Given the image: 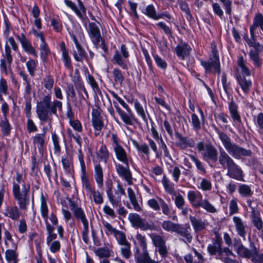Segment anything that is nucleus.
<instances>
[{"label":"nucleus","instance_id":"nucleus-62","mask_svg":"<svg viewBox=\"0 0 263 263\" xmlns=\"http://www.w3.org/2000/svg\"><path fill=\"white\" fill-rule=\"evenodd\" d=\"M239 208L237 204V199L234 198L232 199L229 203V214L232 215L238 213Z\"/></svg>","mask_w":263,"mask_h":263},{"label":"nucleus","instance_id":"nucleus-10","mask_svg":"<svg viewBox=\"0 0 263 263\" xmlns=\"http://www.w3.org/2000/svg\"><path fill=\"white\" fill-rule=\"evenodd\" d=\"M82 186L90 199L92 196L93 201L97 204H101L103 202V194L99 191L95 190V187L92 186L88 178L82 181Z\"/></svg>","mask_w":263,"mask_h":263},{"label":"nucleus","instance_id":"nucleus-51","mask_svg":"<svg viewBox=\"0 0 263 263\" xmlns=\"http://www.w3.org/2000/svg\"><path fill=\"white\" fill-rule=\"evenodd\" d=\"M178 224L170 220H164L162 222L161 227L165 231L173 233L174 232Z\"/></svg>","mask_w":263,"mask_h":263},{"label":"nucleus","instance_id":"nucleus-43","mask_svg":"<svg viewBox=\"0 0 263 263\" xmlns=\"http://www.w3.org/2000/svg\"><path fill=\"white\" fill-rule=\"evenodd\" d=\"M250 247L253 248V254L251 260L254 263H263V253H259L254 243H250Z\"/></svg>","mask_w":263,"mask_h":263},{"label":"nucleus","instance_id":"nucleus-46","mask_svg":"<svg viewBox=\"0 0 263 263\" xmlns=\"http://www.w3.org/2000/svg\"><path fill=\"white\" fill-rule=\"evenodd\" d=\"M79 155H78V158L79 160L80 163L81 165V180H84L85 179H86L88 178L86 175V166L85 164V162L84 160V156L82 154V152L81 149H79L78 150Z\"/></svg>","mask_w":263,"mask_h":263},{"label":"nucleus","instance_id":"nucleus-12","mask_svg":"<svg viewBox=\"0 0 263 263\" xmlns=\"http://www.w3.org/2000/svg\"><path fill=\"white\" fill-rule=\"evenodd\" d=\"M150 237L161 256L162 258L166 257L168 251L164 239L161 236L156 234H152L150 235Z\"/></svg>","mask_w":263,"mask_h":263},{"label":"nucleus","instance_id":"nucleus-13","mask_svg":"<svg viewBox=\"0 0 263 263\" xmlns=\"http://www.w3.org/2000/svg\"><path fill=\"white\" fill-rule=\"evenodd\" d=\"M64 3L67 7L75 12L76 15L82 21H86V19L87 18L86 16V9L81 0H78L79 8H78L76 4L71 1L64 0Z\"/></svg>","mask_w":263,"mask_h":263},{"label":"nucleus","instance_id":"nucleus-3","mask_svg":"<svg viewBox=\"0 0 263 263\" xmlns=\"http://www.w3.org/2000/svg\"><path fill=\"white\" fill-rule=\"evenodd\" d=\"M15 179L16 182H13V197L17 201L21 210H26L30 203V185L25 182L23 175L18 172L16 174Z\"/></svg>","mask_w":263,"mask_h":263},{"label":"nucleus","instance_id":"nucleus-52","mask_svg":"<svg viewBox=\"0 0 263 263\" xmlns=\"http://www.w3.org/2000/svg\"><path fill=\"white\" fill-rule=\"evenodd\" d=\"M190 157L191 160L194 162L195 165L200 173L202 175H205L206 173V171L203 163L194 155H190Z\"/></svg>","mask_w":263,"mask_h":263},{"label":"nucleus","instance_id":"nucleus-57","mask_svg":"<svg viewBox=\"0 0 263 263\" xmlns=\"http://www.w3.org/2000/svg\"><path fill=\"white\" fill-rule=\"evenodd\" d=\"M121 245L122 246V247L121 249L122 255L125 258H129L132 256L130 243L128 241L125 243V244Z\"/></svg>","mask_w":263,"mask_h":263},{"label":"nucleus","instance_id":"nucleus-28","mask_svg":"<svg viewBox=\"0 0 263 263\" xmlns=\"http://www.w3.org/2000/svg\"><path fill=\"white\" fill-rule=\"evenodd\" d=\"M17 206H9L7 207L4 213V215L13 220H17L21 216V212Z\"/></svg>","mask_w":263,"mask_h":263},{"label":"nucleus","instance_id":"nucleus-41","mask_svg":"<svg viewBox=\"0 0 263 263\" xmlns=\"http://www.w3.org/2000/svg\"><path fill=\"white\" fill-rule=\"evenodd\" d=\"M236 252L239 256L242 257L251 258L253 254V248H252L251 250H250L240 243L237 247Z\"/></svg>","mask_w":263,"mask_h":263},{"label":"nucleus","instance_id":"nucleus-53","mask_svg":"<svg viewBox=\"0 0 263 263\" xmlns=\"http://www.w3.org/2000/svg\"><path fill=\"white\" fill-rule=\"evenodd\" d=\"M134 102L135 108L138 114L141 117L144 121L147 122V120L142 105L139 103L138 100L137 99L134 100Z\"/></svg>","mask_w":263,"mask_h":263},{"label":"nucleus","instance_id":"nucleus-35","mask_svg":"<svg viewBox=\"0 0 263 263\" xmlns=\"http://www.w3.org/2000/svg\"><path fill=\"white\" fill-rule=\"evenodd\" d=\"M128 197L129 201L133 206L134 209L137 211L140 212L142 210V208L139 204L136 195L134 191L131 187L127 189Z\"/></svg>","mask_w":263,"mask_h":263},{"label":"nucleus","instance_id":"nucleus-34","mask_svg":"<svg viewBox=\"0 0 263 263\" xmlns=\"http://www.w3.org/2000/svg\"><path fill=\"white\" fill-rule=\"evenodd\" d=\"M61 50L62 51V59L64 63L65 66L68 69L72 68V64L70 58L68 54V51L66 48L65 43L62 42L60 45Z\"/></svg>","mask_w":263,"mask_h":263},{"label":"nucleus","instance_id":"nucleus-4","mask_svg":"<svg viewBox=\"0 0 263 263\" xmlns=\"http://www.w3.org/2000/svg\"><path fill=\"white\" fill-rule=\"evenodd\" d=\"M211 53L207 61L201 60V65L204 67L206 73L217 72L220 74L221 72L219 52L217 44L215 41L211 43Z\"/></svg>","mask_w":263,"mask_h":263},{"label":"nucleus","instance_id":"nucleus-21","mask_svg":"<svg viewBox=\"0 0 263 263\" xmlns=\"http://www.w3.org/2000/svg\"><path fill=\"white\" fill-rule=\"evenodd\" d=\"M91 116L92 124L95 130H101L104 127V123L101 115L100 108H92Z\"/></svg>","mask_w":263,"mask_h":263},{"label":"nucleus","instance_id":"nucleus-31","mask_svg":"<svg viewBox=\"0 0 263 263\" xmlns=\"http://www.w3.org/2000/svg\"><path fill=\"white\" fill-rule=\"evenodd\" d=\"M41 207L40 211L42 217L43 218L45 223H49L48 221V208L47 204V199L44 196L43 193L41 194Z\"/></svg>","mask_w":263,"mask_h":263},{"label":"nucleus","instance_id":"nucleus-19","mask_svg":"<svg viewBox=\"0 0 263 263\" xmlns=\"http://www.w3.org/2000/svg\"><path fill=\"white\" fill-rule=\"evenodd\" d=\"M15 37L21 43L24 51L30 54L36 56V52L31 42L27 38L24 33L15 34Z\"/></svg>","mask_w":263,"mask_h":263},{"label":"nucleus","instance_id":"nucleus-55","mask_svg":"<svg viewBox=\"0 0 263 263\" xmlns=\"http://www.w3.org/2000/svg\"><path fill=\"white\" fill-rule=\"evenodd\" d=\"M112 74L115 82L122 84L124 80V77L121 71L118 68H114L112 71Z\"/></svg>","mask_w":263,"mask_h":263},{"label":"nucleus","instance_id":"nucleus-9","mask_svg":"<svg viewBox=\"0 0 263 263\" xmlns=\"http://www.w3.org/2000/svg\"><path fill=\"white\" fill-rule=\"evenodd\" d=\"M129 57V52L126 46L123 44L120 47V52L116 50L113 56L112 60L115 63L120 66L123 69H127V59Z\"/></svg>","mask_w":263,"mask_h":263},{"label":"nucleus","instance_id":"nucleus-23","mask_svg":"<svg viewBox=\"0 0 263 263\" xmlns=\"http://www.w3.org/2000/svg\"><path fill=\"white\" fill-rule=\"evenodd\" d=\"M191 50V47L186 43L178 45L175 48L177 55L182 60L190 55Z\"/></svg>","mask_w":263,"mask_h":263},{"label":"nucleus","instance_id":"nucleus-29","mask_svg":"<svg viewBox=\"0 0 263 263\" xmlns=\"http://www.w3.org/2000/svg\"><path fill=\"white\" fill-rule=\"evenodd\" d=\"M13 249H8L5 252V258L8 263H18V254L16 253L17 246L13 245Z\"/></svg>","mask_w":263,"mask_h":263},{"label":"nucleus","instance_id":"nucleus-48","mask_svg":"<svg viewBox=\"0 0 263 263\" xmlns=\"http://www.w3.org/2000/svg\"><path fill=\"white\" fill-rule=\"evenodd\" d=\"M249 56L251 60L253 61L255 66L257 67H261L262 65V62L259 57L258 51L257 50H250L249 52Z\"/></svg>","mask_w":263,"mask_h":263},{"label":"nucleus","instance_id":"nucleus-47","mask_svg":"<svg viewBox=\"0 0 263 263\" xmlns=\"http://www.w3.org/2000/svg\"><path fill=\"white\" fill-rule=\"evenodd\" d=\"M237 63L238 66L240 68L241 72L243 74L246 76H250L251 75L250 71L246 65V62L242 55L238 57Z\"/></svg>","mask_w":263,"mask_h":263},{"label":"nucleus","instance_id":"nucleus-32","mask_svg":"<svg viewBox=\"0 0 263 263\" xmlns=\"http://www.w3.org/2000/svg\"><path fill=\"white\" fill-rule=\"evenodd\" d=\"M119 115L123 122L126 125L132 126L137 122V119L131 110L127 111V113L123 111Z\"/></svg>","mask_w":263,"mask_h":263},{"label":"nucleus","instance_id":"nucleus-2","mask_svg":"<svg viewBox=\"0 0 263 263\" xmlns=\"http://www.w3.org/2000/svg\"><path fill=\"white\" fill-rule=\"evenodd\" d=\"M62 106L61 101L55 99L52 101L50 94L45 95L36 104L37 117L41 122H49L50 124L52 121V115L58 116L57 110L61 111Z\"/></svg>","mask_w":263,"mask_h":263},{"label":"nucleus","instance_id":"nucleus-40","mask_svg":"<svg viewBox=\"0 0 263 263\" xmlns=\"http://www.w3.org/2000/svg\"><path fill=\"white\" fill-rule=\"evenodd\" d=\"M114 150L117 159L123 163L127 164V162H128V158L124 148L121 146H117L115 147Z\"/></svg>","mask_w":263,"mask_h":263},{"label":"nucleus","instance_id":"nucleus-45","mask_svg":"<svg viewBox=\"0 0 263 263\" xmlns=\"http://www.w3.org/2000/svg\"><path fill=\"white\" fill-rule=\"evenodd\" d=\"M238 191L239 194L243 197H250L253 194V192L251 187L245 184H240L238 187Z\"/></svg>","mask_w":263,"mask_h":263},{"label":"nucleus","instance_id":"nucleus-15","mask_svg":"<svg viewBox=\"0 0 263 263\" xmlns=\"http://www.w3.org/2000/svg\"><path fill=\"white\" fill-rule=\"evenodd\" d=\"M88 33L91 42L95 47L98 49L101 38L100 29L95 23H89Z\"/></svg>","mask_w":263,"mask_h":263},{"label":"nucleus","instance_id":"nucleus-24","mask_svg":"<svg viewBox=\"0 0 263 263\" xmlns=\"http://www.w3.org/2000/svg\"><path fill=\"white\" fill-rule=\"evenodd\" d=\"M238 108L237 104L232 99L229 103V110L231 117L234 122L241 123V117L238 110Z\"/></svg>","mask_w":263,"mask_h":263},{"label":"nucleus","instance_id":"nucleus-27","mask_svg":"<svg viewBox=\"0 0 263 263\" xmlns=\"http://www.w3.org/2000/svg\"><path fill=\"white\" fill-rule=\"evenodd\" d=\"M257 27H260L263 31V15L260 13H258L255 15L253 24L250 26V32L252 37H254L255 30Z\"/></svg>","mask_w":263,"mask_h":263},{"label":"nucleus","instance_id":"nucleus-39","mask_svg":"<svg viewBox=\"0 0 263 263\" xmlns=\"http://www.w3.org/2000/svg\"><path fill=\"white\" fill-rule=\"evenodd\" d=\"M45 224L47 234L46 243L48 246H49L52 241L57 238V234L53 232L55 230V227L53 226H51L50 223H47Z\"/></svg>","mask_w":263,"mask_h":263},{"label":"nucleus","instance_id":"nucleus-44","mask_svg":"<svg viewBox=\"0 0 263 263\" xmlns=\"http://www.w3.org/2000/svg\"><path fill=\"white\" fill-rule=\"evenodd\" d=\"M0 127L4 136H7L10 135L12 127L7 118H3V119L1 120Z\"/></svg>","mask_w":263,"mask_h":263},{"label":"nucleus","instance_id":"nucleus-49","mask_svg":"<svg viewBox=\"0 0 263 263\" xmlns=\"http://www.w3.org/2000/svg\"><path fill=\"white\" fill-rule=\"evenodd\" d=\"M133 144L136 147L137 149L140 153H143L146 156H148L150 154V151L148 145L146 143L140 144L136 140H132Z\"/></svg>","mask_w":263,"mask_h":263},{"label":"nucleus","instance_id":"nucleus-8","mask_svg":"<svg viewBox=\"0 0 263 263\" xmlns=\"http://www.w3.org/2000/svg\"><path fill=\"white\" fill-rule=\"evenodd\" d=\"M128 219L132 224L142 231H153L157 230V227L153 222L149 223L145 219L142 218L137 213H129Z\"/></svg>","mask_w":263,"mask_h":263},{"label":"nucleus","instance_id":"nucleus-37","mask_svg":"<svg viewBox=\"0 0 263 263\" xmlns=\"http://www.w3.org/2000/svg\"><path fill=\"white\" fill-rule=\"evenodd\" d=\"M94 177L98 186L101 187L103 182V169L99 164H97L95 166Z\"/></svg>","mask_w":263,"mask_h":263},{"label":"nucleus","instance_id":"nucleus-36","mask_svg":"<svg viewBox=\"0 0 263 263\" xmlns=\"http://www.w3.org/2000/svg\"><path fill=\"white\" fill-rule=\"evenodd\" d=\"M76 50H73L72 54L74 60L78 62H82L84 59L88 60L87 53L82 46L76 48Z\"/></svg>","mask_w":263,"mask_h":263},{"label":"nucleus","instance_id":"nucleus-63","mask_svg":"<svg viewBox=\"0 0 263 263\" xmlns=\"http://www.w3.org/2000/svg\"><path fill=\"white\" fill-rule=\"evenodd\" d=\"M142 12L144 14L153 19L154 18L156 13V9L153 5H148L145 9L142 10Z\"/></svg>","mask_w":263,"mask_h":263},{"label":"nucleus","instance_id":"nucleus-30","mask_svg":"<svg viewBox=\"0 0 263 263\" xmlns=\"http://www.w3.org/2000/svg\"><path fill=\"white\" fill-rule=\"evenodd\" d=\"M45 133L36 134L32 138L34 146L38 148L40 153L43 151L44 146L45 144Z\"/></svg>","mask_w":263,"mask_h":263},{"label":"nucleus","instance_id":"nucleus-5","mask_svg":"<svg viewBox=\"0 0 263 263\" xmlns=\"http://www.w3.org/2000/svg\"><path fill=\"white\" fill-rule=\"evenodd\" d=\"M215 237L212 239V243L209 244L207 247V250L211 256H215L217 259L218 257L224 254L227 256H234V253L228 247H222V240L217 231H214Z\"/></svg>","mask_w":263,"mask_h":263},{"label":"nucleus","instance_id":"nucleus-11","mask_svg":"<svg viewBox=\"0 0 263 263\" xmlns=\"http://www.w3.org/2000/svg\"><path fill=\"white\" fill-rule=\"evenodd\" d=\"M2 57L0 61L1 70L6 74H8V70L11 69L13 58L11 48L7 43L5 46V51L2 52Z\"/></svg>","mask_w":263,"mask_h":263},{"label":"nucleus","instance_id":"nucleus-7","mask_svg":"<svg viewBox=\"0 0 263 263\" xmlns=\"http://www.w3.org/2000/svg\"><path fill=\"white\" fill-rule=\"evenodd\" d=\"M198 151H204L202 157L203 160L208 162L215 163L218 159V152L216 147L211 144H204L203 142H200L197 144Z\"/></svg>","mask_w":263,"mask_h":263},{"label":"nucleus","instance_id":"nucleus-50","mask_svg":"<svg viewBox=\"0 0 263 263\" xmlns=\"http://www.w3.org/2000/svg\"><path fill=\"white\" fill-rule=\"evenodd\" d=\"M108 150L104 145H102L97 153V158L100 159L101 160L104 161L105 162H106L108 158Z\"/></svg>","mask_w":263,"mask_h":263},{"label":"nucleus","instance_id":"nucleus-6","mask_svg":"<svg viewBox=\"0 0 263 263\" xmlns=\"http://www.w3.org/2000/svg\"><path fill=\"white\" fill-rule=\"evenodd\" d=\"M189 201L194 208H202L206 212L215 213L216 209L208 199H203L202 195L199 191H189L187 194Z\"/></svg>","mask_w":263,"mask_h":263},{"label":"nucleus","instance_id":"nucleus-56","mask_svg":"<svg viewBox=\"0 0 263 263\" xmlns=\"http://www.w3.org/2000/svg\"><path fill=\"white\" fill-rule=\"evenodd\" d=\"M198 188L203 191H209L211 190L212 185L210 180L206 178H202L199 185L198 186Z\"/></svg>","mask_w":263,"mask_h":263},{"label":"nucleus","instance_id":"nucleus-22","mask_svg":"<svg viewBox=\"0 0 263 263\" xmlns=\"http://www.w3.org/2000/svg\"><path fill=\"white\" fill-rule=\"evenodd\" d=\"M233 221L238 235L242 238L243 240H246L247 235L246 225L244 223L241 218L238 216H234Z\"/></svg>","mask_w":263,"mask_h":263},{"label":"nucleus","instance_id":"nucleus-26","mask_svg":"<svg viewBox=\"0 0 263 263\" xmlns=\"http://www.w3.org/2000/svg\"><path fill=\"white\" fill-rule=\"evenodd\" d=\"M250 218L253 226L258 230H261L263 227V222L261 218L259 211L253 209V211L251 212Z\"/></svg>","mask_w":263,"mask_h":263},{"label":"nucleus","instance_id":"nucleus-33","mask_svg":"<svg viewBox=\"0 0 263 263\" xmlns=\"http://www.w3.org/2000/svg\"><path fill=\"white\" fill-rule=\"evenodd\" d=\"M190 220L195 232L201 231L205 229V223L201 219H197L195 216H190Z\"/></svg>","mask_w":263,"mask_h":263},{"label":"nucleus","instance_id":"nucleus-58","mask_svg":"<svg viewBox=\"0 0 263 263\" xmlns=\"http://www.w3.org/2000/svg\"><path fill=\"white\" fill-rule=\"evenodd\" d=\"M43 84L45 88L48 90H50L54 84V79L51 76H46L43 79Z\"/></svg>","mask_w":263,"mask_h":263},{"label":"nucleus","instance_id":"nucleus-59","mask_svg":"<svg viewBox=\"0 0 263 263\" xmlns=\"http://www.w3.org/2000/svg\"><path fill=\"white\" fill-rule=\"evenodd\" d=\"M73 214L74 216L78 219L81 220L83 223L88 222L83 210L81 208L76 209L74 211Z\"/></svg>","mask_w":263,"mask_h":263},{"label":"nucleus","instance_id":"nucleus-16","mask_svg":"<svg viewBox=\"0 0 263 263\" xmlns=\"http://www.w3.org/2000/svg\"><path fill=\"white\" fill-rule=\"evenodd\" d=\"M191 228L189 224H186L184 227L182 224L178 223L174 233H176L178 235L182 237L183 238L181 240L185 243L191 242L193 236L191 233Z\"/></svg>","mask_w":263,"mask_h":263},{"label":"nucleus","instance_id":"nucleus-42","mask_svg":"<svg viewBox=\"0 0 263 263\" xmlns=\"http://www.w3.org/2000/svg\"><path fill=\"white\" fill-rule=\"evenodd\" d=\"M40 55L42 61L46 63L48 61L49 55L50 54V49L45 42L42 43L40 46Z\"/></svg>","mask_w":263,"mask_h":263},{"label":"nucleus","instance_id":"nucleus-54","mask_svg":"<svg viewBox=\"0 0 263 263\" xmlns=\"http://www.w3.org/2000/svg\"><path fill=\"white\" fill-rule=\"evenodd\" d=\"M136 239H137L140 247L142 248L143 250V254L142 255H144L145 254H148L147 251V243L146 242V238L145 236H143L142 234L138 233L136 236Z\"/></svg>","mask_w":263,"mask_h":263},{"label":"nucleus","instance_id":"nucleus-60","mask_svg":"<svg viewBox=\"0 0 263 263\" xmlns=\"http://www.w3.org/2000/svg\"><path fill=\"white\" fill-rule=\"evenodd\" d=\"M95 253L97 256L100 258H107L109 257L110 255L109 249L105 247L98 248L96 250Z\"/></svg>","mask_w":263,"mask_h":263},{"label":"nucleus","instance_id":"nucleus-17","mask_svg":"<svg viewBox=\"0 0 263 263\" xmlns=\"http://www.w3.org/2000/svg\"><path fill=\"white\" fill-rule=\"evenodd\" d=\"M106 194L109 201L111 203L113 208H117L118 206L121 205V196L119 195L117 192H116L115 195L112 193V184L111 180H108L106 182Z\"/></svg>","mask_w":263,"mask_h":263},{"label":"nucleus","instance_id":"nucleus-1","mask_svg":"<svg viewBox=\"0 0 263 263\" xmlns=\"http://www.w3.org/2000/svg\"><path fill=\"white\" fill-rule=\"evenodd\" d=\"M217 133L227 152H226L221 147L219 148L217 161L222 168L227 170L235 162L229 155L235 159H240L242 157H249L252 154L250 149H246L236 143L232 142L230 138L224 132L217 130Z\"/></svg>","mask_w":263,"mask_h":263},{"label":"nucleus","instance_id":"nucleus-61","mask_svg":"<svg viewBox=\"0 0 263 263\" xmlns=\"http://www.w3.org/2000/svg\"><path fill=\"white\" fill-rule=\"evenodd\" d=\"M156 26L159 29H162L163 32L168 36H172V30L171 27L167 26L164 22H160L156 24Z\"/></svg>","mask_w":263,"mask_h":263},{"label":"nucleus","instance_id":"nucleus-64","mask_svg":"<svg viewBox=\"0 0 263 263\" xmlns=\"http://www.w3.org/2000/svg\"><path fill=\"white\" fill-rule=\"evenodd\" d=\"M137 263H158L151 258L148 254L140 255L137 258Z\"/></svg>","mask_w":263,"mask_h":263},{"label":"nucleus","instance_id":"nucleus-14","mask_svg":"<svg viewBox=\"0 0 263 263\" xmlns=\"http://www.w3.org/2000/svg\"><path fill=\"white\" fill-rule=\"evenodd\" d=\"M175 136L177 140L176 145L181 149H185L187 147H193L195 144L193 139L183 137L178 131H175Z\"/></svg>","mask_w":263,"mask_h":263},{"label":"nucleus","instance_id":"nucleus-25","mask_svg":"<svg viewBox=\"0 0 263 263\" xmlns=\"http://www.w3.org/2000/svg\"><path fill=\"white\" fill-rule=\"evenodd\" d=\"M236 78L243 91L246 93H248L252 86L251 81L238 72L236 73Z\"/></svg>","mask_w":263,"mask_h":263},{"label":"nucleus","instance_id":"nucleus-38","mask_svg":"<svg viewBox=\"0 0 263 263\" xmlns=\"http://www.w3.org/2000/svg\"><path fill=\"white\" fill-rule=\"evenodd\" d=\"M162 183L166 192L171 195H175V184L164 175Z\"/></svg>","mask_w":263,"mask_h":263},{"label":"nucleus","instance_id":"nucleus-18","mask_svg":"<svg viewBox=\"0 0 263 263\" xmlns=\"http://www.w3.org/2000/svg\"><path fill=\"white\" fill-rule=\"evenodd\" d=\"M125 166H123L120 164H116V169L118 175L125 179L128 185L133 184L132 175L129 167V162L124 163Z\"/></svg>","mask_w":263,"mask_h":263},{"label":"nucleus","instance_id":"nucleus-20","mask_svg":"<svg viewBox=\"0 0 263 263\" xmlns=\"http://www.w3.org/2000/svg\"><path fill=\"white\" fill-rule=\"evenodd\" d=\"M227 176L238 181H244V174L241 168L234 162L227 170Z\"/></svg>","mask_w":263,"mask_h":263}]
</instances>
